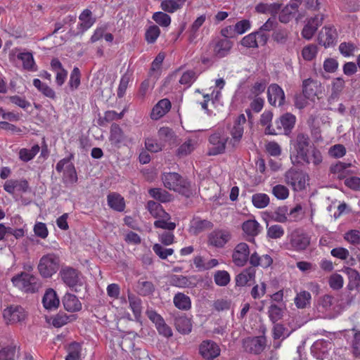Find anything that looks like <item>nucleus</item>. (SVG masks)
<instances>
[{"label": "nucleus", "instance_id": "39448f33", "mask_svg": "<svg viewBox=\"0 0 360 360\" xmlns=\"http://www.w3.org/2000/svg\"><path fill=\"white\" fill-rule=\"evenodd\" d=\"M296 117L291 113H285L276 121V129L272 126H267L265 129V134L276 135L284 134L288 135L295 126Z\"/></svg>", "mask_w": 360, "mask_h": 360}, {"label": "nucleus", "instance_id": "37998d69", "mask_svg": "<svg viewBox=\"0 0 360 360\" xmlns=\"http://www.w3.org/2000/svg\"><path fill=\"white\" fill-rule=\"evenodd\" d=\"M311 296L309 292L303 290L297 293L295 297V304L299 309H304L310 303Z\"/></svg>", "mask_w": 360, "mask_h": 360}, {"label": "nucleus", "instance_id": "e433bc0d", "mask_svg": "<svg viewBox=\"0 0 360 360\" xmlns=\"http://www.w3.org/2000/svg\"><path fill=\"white\" fill-rule=\"evenodd\" d=\"M344 272L347 274L349 283L347 285L350 290L356 289L360 285V274L352 268H346Z\"/></svg>", "mask_w": 360, "mask_h": 360}, {"label": "nucleus", "instance_id": "4c0bfd02", "mask_svg": "<svg viewBox=\"0 0 360 360\" xmlns=\"http://www.w3.org/2000/svg\"><path fill=\"white\" fill-rule=\"evenodd\" d=\"M351 165H352L350 163L338 162L335 165H332L330 166V171L331 173L337 174L338 178L342 179L349 173V170L348 169Z\"/></svg>", "mask_w": 360, "mask_h": 360}, {"label": "nucleus", "instance_id": "c85d7f7f", "mask_svg": "<svg viewBox=\"0 0 360 360\" xmlns=\"http://www.w3.org/2000/svg\"><path fill=\"white\" fill-rule=\"evenodd\" d=\"M107 201L108 206L111 209L117 212H122L124 210V199L119 193H112L108 194L107 196Z\"/></svg>", "mask_w": 360, "mask_h": 360}, {"label": "nucleus", "instance_id": "774afa93", "mask_svg": "<svg viewBox=\"0 0 360 360\" xmlns=\"http://www.w3.org/2000/svg\"><path fill=\"white\" fill-rule=\"evenodd\" d=\"M266 83L264 82H255L250 89L248 98L259 97V95L264 92Z\"/></svg>", "mask_w": 360, "mask_h": 360}, {"label": "nucleus", "instance_id": "f257e3e1", "mask_svg": "<svg viewBox=\"0 0 360 360\" xmlns=\"http://www.w3.org/2000/svg\"><path fill=\"white\" fill-rule=\"evenodd\" d=\"M290 158L293 165L304 166L312 163L317 166L322 162L321 152L310 145L308 135L299 134L295 140L291 141Z\"/></svg>", "mask_w": 360, "mask_h": 360}, {"label": "nucleus", "instance_id": "e2e57ef3", "mask_svg": "<svg viewBox=\"0 0 360 360\" xmlns=\"http://www.w3.org/2000/svg\"><path fill=\"white\" fill-rule=\"evenodd\" d=\"M147 208L149 212L155 218L161 217V215L163 214V213L166 212L162 209L160 204L153 200H149L148 202Z\"/></svg>", "mask_w": 360, "mask_h": 360}, {"label": "nucleus", "instance_id": "7c9ffc66", "mask_svg": "<svg viewBox=\"0 0 360 360\" xmlns=\"http://www.w3.org/2000/svg\"><path fill=\"white\" fill-rule=\"evenodd\" d=\"M242 229L246 235L255 237L261 232L262 228L255 219H249L243 223Z\"/></svg>", "mask_w": 360, "mask_h": 360}, {"label": "nucleus", "instance_id": "aec40b11", "mask_svg": "<svg viewBox=\"0 0 360 360\" xmlns=\"http://www.w3.org/2000/svg\"><path fill=\"white\" fill-rule=\"evenodd\" d=\"M332 348V342L326 340H318L311 346L314 356L319 359H324Z\"/></svg>", "mask_w": 360, "mask_h": 360}, {"label": "nucleus", "instance_id": "ddd939ff", "mask_svg": "<svg viewBox=\"0 0 360 360\" xmlns=\"http://www.w3.org/2000/svg\"><path fill=\"white\" fill-rule=\"evenodd\" d=\"M309 244V236L302 231L296 230L290 236L289 245L290 248L295 251L304 250Z\"/></svg>", "mask_w": 360, "mask_h": 360}, {"label": "nucleus", "instance_id": "8fccbe9b", "mask_svg": "<svg viewBox=\"0 0 360 360\" xmlns=\"http://www.w3.org/2000/svg\"><path fill=\"white\" fill-rule=\"evenodd\" d=\"M195 145V142L192 139L186 141L177 149L176 155L183 157L190 154L194 150Z\"/></svg>", "mask_w": 360, "mask_h": 360}, {"label": "nucleus", "instance_id": "6e6d98bb", "mask_svg": "<svg viewBox=\"0 0 360 360\" xmlns=\"http://www.w3.org/2000/svg\"><path fill=\"white\" fill-rule=\"evenodd\" d=\"M81 74L77 67H75L70 73L68 84L71 90L77 89L80 84Z\"/></svg>", "mask_w": 360, "mask_h": 360}, {"label": "nucleus", "instance_id": "9b49d317", "mask_svg": "<svg viewBox=\"0 0 360 360\" xmlns=\"http://www.w3.org/2000/svg\"><path fill=\"white\" fill-rule=\"evenodd\" d=\"M27 312L25 309L17 304H12L4 309L3 317L7 324H14L25 321Z\"/></svg>", "mask_w": 360, "mask_h": 360}, {"label": "nucleus", "instance_id": "13d9d810", "mask_svg": "<svg viewBox=\"0 0 360 360\" xmlns=\"http://www.w3.org/2000/svg\"><path fill=\"white\" fill-rule=\"evenodd\" d=\"M159 140L162 141L164 145L165 143L170 141L174 136L173 130L169 127H161L158 132Z\"/></svg>", "mask_w": 360, "mask_h": 360}, {"label": "nucleus", "instance_id": "393cba45", "mask_svg": "<svg viewBox=\"0 0 360 360\" xmlns=\"http://www.w3.org/2000/svg\"><path fill=\"white\" fill-rule=\"evenodd\" d=\"M171 108V102L167 98L160 100L153 108L150 117L153 120H158L164 116Z\"/></svg>", "mask_w": 360, "mask_h": 360}, {"label": "nucleus", "instance_id": "5fc2aeb1", "mask_svg": "<svg viewBox=\"0 0 360 360\" xmlns=\"http://www.w3.org/2000/svg\"><path fill=\"white\" fill-rule=\"evenodd\" d=\"M290 32L284 28L277 29L273 33L272 37L275 41L281 44H285L289 38Z\"/></svg>", "mask_w": 360, "mask_h": 360}, {"label": "nucleus", "instance_id": "f3484780", "mask_svg": "<svg viewBox=\"0 0 360 360\" xmlns=\"http://www.w3.org/2000/svg\"><path fill=\"white\" fill-rule=\"evenodd\" d=\"M269 103L274 106L280 107L285 103V93L283 89L277 84H271L267 89Z\"/></svg>", "mask_w": 360, "mask_h": 360}, {"label": "nucleus", "instance_id": "4468645a", "mask_svg": "<svg viewBox=\"0 0 360 360\" xmlns=\"http://www.w3.org/2000/svg\"><path fill=\"white\" fill-rule=\"evenodd\" d=\"M338 33L333 26H325L319 33L318 41L320 45L324 47L334 46L337 42Z\"/></svg>", "mask_w": 360, "mask_h": 360}, {"label": "nucleus", "instance_id": "b1692460", "mask_svg": "<svg viewBox=\"0 0 360 360\" xmlns=\"http://www.w3.org/2000/svg\"><path fill=\"white\" fill-rule=\"evenodd\" d=\"M273 263V259L269 255L259 256L257 252L251 254L250 264L255 268L261 266L264 269L269 267Z\"/></svg>", "mask_w": 360, "mask_h": 360}, {"label": "nucleus", "instance_id": "c9c22d12", "mask_svg": "<svg viewBox=\"0 0 360 360\" xmlns=\"http://www.w3.org/2000/svg\"><path fill=\"white\" fill-rule=\"evenodd\" d=\"M148 193L153 198L163 203L170 202L172 200V195L160 188H150Z\"/></svg>", "mask_w": 360, "mask_h": 360}, {"label": "nucleus", "instance_id": "c03bdc74", "mask_svg": "<svg viewBox=\"0 0 360 360\" xmlns=\"http://www.w3.org/2000/svg\"><path fill=\"white\" fill-rule=\"evenodd\" d=\"M91 14L92 13L89 9H85L79 15L80 26L83 30H86L94 24L95 20L91 18Z\"/></svg>", "mask_w": 360, "mask_h": 360}, {"label": "nucleus", "instance_id": "bf43d9fd", "mask_svg": "<svg viewBox=\"0 0 360 360\" xmlns=\"http://www.w3.org/2000/svg\"><path fill=\"white\" fill-rule=\"evenodd\" d=\"M272 193L278 200H285L289 196V190L284 185L277 184L273 187Z\"/></svg>", "mask_w": 360, "mask_h": 360}, {"label": "nucleus", "instance_id": "473e14b6", "mask_svg": "<svg viewBox=\"0 0 360 360\" xmlns=\"http://www.w3.org/2000/svg\"><path fill=\"white\" fill-rule=\"evenodd\" d=\"M67 355L65 360H80L82 345L77 342H72L65 347Z\"/></svg>", "mask_w": 360, "mask_h": 360}, {"label": "nucleus", "instance_id": "7ed1b4c3", "mask_svg": "<svg viewBox=\"0 0 360 360\" xmlns=\"http://www.w3.org/2000/svg\"><path fill=\"white\" fill-rule=\"evenodd\" d=\"M11 281L15 288L27 293L38 291L41 285L36 276L24 271L13 276Z\"/></svg>", "mask_w": 360, "mask_h": 360}, {"label": "nucleus", "instance_id": "69168bd1", "mask_svg": "<svg viewBox=\"0 0 360 360\" xmlns=\"http://www.w3.org/2000/svg\"><path fill=\"white\" fill-rule=\"evenodd\" d=\"M345 86V81L342 77L335 78L332 82L331 98H337Z\"/></svg>", "mask_w": 360, "mask_h": 360}, {"label": "nucleus", "instance_id": "cd10ccee", "mask_svg": "<svg viewBox=\"0 0 360 360\" xmlns=\"http://www.w3.org/2000/svg\"><path fill=\"white\" fill-rule=\"evenodd\" d=\"M320 84L311 78L304 79L302 82V93L307 98H310L317 94Z\"/></svg>", "mask_w": 360, "mask_h": 360}, {"label": "nucleus", "instance_id": "20e7f679", "mask_svg": "<svg viewBox=\"0 0 360 360\" xmlns=\"http://www.w3.org/2000/svg\"><path fill=\"white\" fill-rule=\"evenodd\" d=\"M60 266V258L55 253L43 255L38 264V270L43 278H50L57 272Z\"/></svg>", "mask_w": 360, "mask_h": 360}, {"label": "nucleus", "instance_id": "603ef678", "mask_svg": "<svg viewBox=\"0 0 360 360\" xmlns=\"http://www.w3.org/2000/svg\"><path fill=\"white\" fill-rule=\"evenodd\" d=\"M164 143L153 138H147L145 141L146 148L151 153H158L161 151L164 148Z\"/></svg>", "mask_w": 360, "mask_h": 360}, {"label": "nucleus", "instance_id": "f704fd0d", "mask_svg": "<svg viewBox=\"0 0 360 360\" xmlns=\"http://www.w3.org/2000/svg\"><path fill=\"white\" fill-rule=\"evenodd\" d=\"M128 300L129 302V307L131 309L136 319L141 317L142 311V302L141 300L136 295L132 293H128Z\"/></svg>", "mask_w": 360, "mask_h": 360}, {"label": "nucleus", "instance_id": "338daca9", "mask_svg": "<svg viewBox=\"0 0 360 360\" xmlns=\"http://www.w3.org/2000/svg\"><path fill=\"white\" fill-rule=\"evenodd\" d=\"M234 27V32L237 34H243L251 28V22L250 20L243 19L237 22Z\"/></svg>", "mask_w": 360, "mask_h": 360}, {"label": "nucleus", "instance_id": "de8ad7c7", "mask_svg": "<svg viewBox=\"0 0 360 360\" xmlns=\"http://www.w3.org/2000/svg\"><path fill=\"white\" fill-rule=\"evenodd\" d=\"M137 289L139 293L142 296H148L151 295L154 290L155 287L152 282L146 281H139L137 284Z\"/></svg>", "mask_w": 360, "mask_h": 360}, {"label": "nucleus", "instance_id": "49530a36", "mask_svg": "<svg viewBox=\"0 0 360 360\" xmlns=\"http://www.w3.org/2000/svg\"><path fill=\"white\" fill-rule=\"evenodd\" d=\"M214 280L218 286H226L230 281L231 276L228 271L224 270H219L214 273Z\"/></svg>", "mask_w": 360, "mask_h": 360}, {"label": "nucleus", "instance_id": "3c124183", "mask_svg": "<svg viewBox=\"0 0 360 360\" xmlns=\"http://www.w3.org/2000/svg\"><path fill=\"white\" fill-rule=\"evenodd\" d=\"M268 315L270 321L275 323L283 317V309L275 304H272L268 309Z\"/></svg>", "mask_w": 360, "mask_h": 360}, {"label": "nucleus", "instance_id": "6ab92c4d", "mask_svg": "<svg viewBox=\"0 0 360 360\" xmlns=\"http://www.w3.org/2000/svg\"><path fill=\"white\" fill-rule=\"evenodd\" d=\"M302 0H291L281 11L278 19L282 23L289 22L298 11V8Z\"/></svg>", "mask_w": 360, "mask_h": 360}, {"label": "nucleus", "instance_id": "72a5a7b5", "mask_svg": "<svg viewBox=\"0 0 360 360\" xmlns=\"http://www.w3.org/2000/svg\"><path fill=\"white\" fill-rule=\"evenodd\" d=\"M171 217L167 212L163 213L161 217H158V219L155 221L154 226L158 229L173 231L176 228V224L169 221Z\"/></svg>", "mask_w": 360, "mask_h": 360}, {"label": "nucleus", "instance_id": "58836bf2", "mask_svg": "<svg viewBox=\"0 0 360 360\" xmlns=\"http://www.w3.org/2000/svg\"><path fill=\"white\" fill-rule=\"evenodd\" d=\"M40 147L38 144L34 145L30 149L21 148L19 150V159L25 162L32 160L39 152Z\"/></svg>", "mask_w": 360, "mask_h": 360}, {"label": "nucleus", "instance_id": "09e8293b", "mask_svg": "<svg viewBox=\"0 0 360 360\" xmlns=\"http://www.w3.org/2000/svg\"><path fill=\"white\" fill-rule=\"evenodd\" d=\"M152 18L157 24L163 27H167L171 24V17L162 11L154 13Z\"/></svg>", "mask_w": 360, "mask_h": 360}, {"label": "nucleus", "instance_id": "0e129e2a", "mask_svg": "<svg viewBox=\"0 0 360 360\" xmlns=\"http://www.w3.org/2000/svg\"><path fill=\"white\" fill-rule=\"evenodd\" d=\"M197 75L195 72L193 70H187L181 75L179 83L189 87L195 81Z\"/></svg>", "mask_w": 360, "mask_h": 360}, {"label": "nucleus", "instance_id": "a19ab883", "mask_svg": "<svg viewBox=\"0 0 360 360\" xmlns=\"http://www.w3.org/2000/svg\"><path fill=\"white\" fill-rule=\"evenodd\" d=\"M270 199L266 193H258L252 196V202L257 209H263L268 206Z\"/></svg>", "mask_w": 360, "mask_h": 360}, {"label": "nucleus", "instance_id": "412c9836", "mask_svg": "<svg viewBox=\"0 0 360 360\" xmlns=\"http://www.w3.org/2000/svg\"><path fill=\"white\" fill-rule=\"evenodd\" d=\"M174 325L176 329L183 335L189 334L193 328L191 319L179 313L174 316Z\"/></svg>", "mask_w": 360, "mask_h": 360}, {"label": "nucleus", "instance_id": "9d476101", "mask_svg": "<svg viewBox=\"0 0 360 360\" xmlns=\"http://www.w3.org/2000/svg\"><path fill=\"white\" fill-rule=\"evenodd\" d=\"M213 56L215 58H223L230 54L233 42L229 39L216 37L210 43Z\"/></svg>", "mask_w": 360, "mask_h": 360}, {"label": "nucleus", "instance_id": "f8f14e48", "mask_svg": "<svg viewBox=\"0 0 360 360\" xmlns=\"http://www.w3.org/2000/svg\"><path fill=\"white\" fill-rule=\"evenodd\" d=\"M250 250L246 243H240L236 245L232 253V262L238 266H244L250 262Z\"/></svg>", "mask_w": 360, "mask_h": 360}, {"label": "nucleus", "instance_id": "79ce46f5", "mask_svg": "<svg viewBox=\"0 0 360 360\" xmlns=\"http://www.w3.org/2000/svg\"><path fill=\"white\" fill-rule=\"evenodd\" d=\"M273 338L274 340L281 339L282 340L287 338L292 333V330H289L281 323H274L273 327Z\"/></svg>", "mask_w": 360, "mask_h": 360}, {"label": "nucleus", "instance_id": "052dcab7", "mask_svg": "<svg viewBox=\"0 0 360 360\" xmlns=\"http://www.w3.org/2000/svg\"><path fill=\"white\" fill-rule=\"evenodd\" d=\"M16 352V347L10 345L0 350V360H14Z\"/></svg>", "mask_w": 360, "mask_h": 360}, {"label": "nucleus", "instance_id": "dca6fc26", "mask_svg": "<svg viewBox=\"0 0 360 360\" xmlns=\"http://www.w3.org/2000/svg\"><path fill=\"white\" fill-rule=\"evenodd\" d=\"M200 354L207 360H212L220 354V348L210 340H204L199 346Z\"/></svg>", "mask_w": 360, "mask_h": 360}, {"label": "nucleus", "instance_id": "0eeeda50", "mask_svg": "<svg viewBox=\"0 0 360 360\" xmlns=\"http://www.w3.org/2000/svg\"><path fill=\"white\" fill-rule=\"evenodd\" d=\"M71 158H65L58 161L56 165V170L58 172H63V182L65 186H72L77 181V172L73 163L71 162Z\"/></svg>", "mask_w": 360, "mask_h": 360}, {"label": "nucleus", "instance_id": "864d4df0", "mask_svg": "<svg viewBox=\"0 0 360 360\" xmlns=\"http://www.w3.org/2000/svg\"><path fill=\"white\" fill-rule=\"evenodd\" d=\"M288 207L282 206L278 207L271 214V219L277 222L285 223L288 220Z\"/></svg>", "mask_w": 360, "mask_h": 360}, {"label": "nucleus", "instance_id": "2eb2a0df", "mask_svg": "<svg viewBox=\"0 0 360 360\" xmlns=\"http://www.w3.org/2000/svg\"><path fill=\"white\" fill-rule=\"evenodd\" d=\"M231 233L228 230L215 229L208 236V243L216 248H223L231 239Z\"/></svg>", "mask_w": 360, "mask_h": 360}, {"label": "nucleus", "instance_id": "4be33fe9", "mask_svg": "<svg viewBox=\"0 0 360 360\" xmlns=\"http://www.w3.org/2000/svg\"><path fill=\"white\" fill-rule=\"evenodd\" d=\"M42 303L44 308L48 310L57 309L60 304V300L56 292L52 288L47 289L43 296Z\"/></svg>", "mask_w": 360, "mask_h": 360}, {"label": "nucleus", "instance_id": "2f4dec72", "mask_svg": "<svg viewBox=\"0 0 360 360\" xmlns=\"http://www.w3.org/2000/svg\"><path fill=\"white\" fill-rule=\"evenodd\" d=\"M173 302L177 309L182 311H188L191 308V298L181 292H178L174 295Z\"/></svg>", "mask_w": 360, "mask_h": 360}, {"label": "nucleus", "instance_id": "1a4fd4ad", "mask_svg": "<svg viewBox=\"0 0 360 360\" xmlns=\"http://www.w3.org/2000/svg\"><path fill=\"white\" fill-rule=\"evenodd\" d=\"M266 342L265 335L248 337L243 340L242 347L245 352L259 355L266 349Z\"/></svg>", "mask_w": 360, "mask_h": 360}, {"label": "nucleus", "instance_id": "f03ea898", "mask_svg": "<svg viewBox=\"0 0 360 360\" xmlns=\"http://www.w3.org/2000/svg\"><path fill=\"white\" fill-rule=\"evenodd\" d=\"M162 181L165 187L169 190H173L186 197H189L192 194L190 183L178 173H164L162 175Z\"/></svg>", "mask_w": 360, "mask_h": 360}, {"label": "nucleus", "instance_id": "423d86ee", "mask_svg": "<svg viewBox=\"0 0 360 360\" xmlns=\"http://www.w3.org/2000/svg\"><path fill=\"white\" fill-rule=\"evenodd\" d=\"M229 137L223 129H217L208 139V155H217L224 153Z\"/></svg>", "mask_w": 360, "mask_h": 360}, {"label": "nucleus", "instance_id": "ea45409f", "mask_svg": "<svg viewBox=\"0 0 360 360\" xmlns=\"http://www.w3.org/2000/svg\"><path fill=\"white\" fill-rule=\"evenodd\" d=\"M33 85L44 96L51 98V99L56 98V93L53 91V89H51L46 84L43 83L40 79H33Z\"/></svg>", "mask_w": 360, "mask_h": 360}, {"label": "nucleus", "instance_id": "a878e982", "mask_svg": "<svg viewBox=\"0 0 360 360\" xmlns=\"http://www.w3.org/2000/svg\"><path fill=\"white\" fill-rule=\"evenodd\" d=\"M256 270L252 266L246 268L236 277V284L238 286H245L250 282L254 281L255 278Z\"/></svg>", "mask_w": 360, "mask_h": 360}, {"label": "nucleus", "instance_id": "680f3d73", "mask_svg": "<svg viewBox=\"0 0 360 360\" xmlns=\"http://www.w3.org/2000/svg\"><path fill=\"white\" fill-rule=\"evenodd\" d=\"M344 239L352 245H359L360 243V231L352 229L347 231L344 235Z\"/></svg>", "mask_w": 360, "mask_h": 360}, {"label": "nucleus", "instance_id": "a18cd8bd", "mask_svg": "<svg viewBox=\"0 0 360 360\" xmlns=\"http://www.w3.org/2000/svg\"><path fill=\"white\" fill-rule=\"evenodd\" d=\"M160 34V29L156 25L149 26L145 32V39L148 44H154Z\"/></svg>", "mask_w": 360, "mask_h": 360}, {"label": "nucleus", "instance_id": "a211bd4d", "mask_svg": "<svg viewBox=\"0 0 360 360\" xmlns=\"http://www.w3.org/2000/svg\"><path fill=\"white\" fill-rule=\"evenodd\" d=\"M60 275L63 281L70 288L80 285V274L77 269L72 267L65 266L62 268Z\"/></svg>", "mask_w": 360, "mask_h": 360}, {"label": "nucleus", "instance_id": "c756f323", "mask_svg": "<svg viewBox=\"0 0 360 360\" xmlns=\"http://www.w3.org/2000/svg\"><path fill=\"white\" fill-rule=\"evenodd\" d=\"M17 58L22 61L25 70L32 72L37 71V67L32 53L21 52L18 53Z\"/></svg>", "mask_w": 360, "mask_h": 360}, {"label": "nucleus", "instance_id": "4d7b16f0", "mask_svg": "<svg viewBox=\"0 0 360 360\" xmlns=\"http://www.w3.org/2000/svg\"><path fill=\"white\" fill-rule=\"evenodd\" d=\"M153 250L162 259H166L174 253V249L166 248L159 243H155L153 246Z\"/></svg>", "mask_w": 360, "mask_h": 360}, {"label": "nucleus", "instance_id": "bb28decb", "mask_svg": "<svg viewBox=\"0 0 360 360\" xmlns=\"http://www.w3.org/2000/svg\"><path fill=\"white\" fill-rule=\"evenodd\" d=\"M212 226L213 224L211 221L196 217L191 221L190 232L198 235L204 231L211 229Z\"/></svg>", "mask_w": 360, "mask_h": 360}, {"label": "nucleus", "instance_id": "6e6552de", "mask_svg": "<svg viewBox=\"0 0 360 360\" xmlns=\"http://www.w3.org/2000/svg\"><path fill=\"white\" fill-rule=\"evenodd\" d=\"M285 182L295 191H302L306 187L308 175L302 170L290 168L284 174Z\"/></svg>", "mask_w": 360, "mask_h": 360}, {"label": "nucleus", "instance_id": "5701e85b", "mask_svg": "<svg viewBox=\"0 0 360 360\" xmlns=\"http://www.w3.org/2000/svg\"><path fill=\"white\" fill-rule=\"evenodd\" d=\"M64 308L68 311L76 312L82 309V303L77 297L71 293H66L62 300Z\"/></svg>", "mask_w": 360, "mask_h": 360}]
</instances>
